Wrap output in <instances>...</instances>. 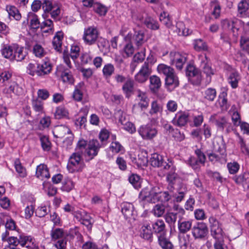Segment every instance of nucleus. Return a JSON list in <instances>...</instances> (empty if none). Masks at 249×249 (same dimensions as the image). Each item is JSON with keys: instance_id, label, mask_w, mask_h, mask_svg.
Returning <instances> with one entry per match:
<instances>
[{"instance_id": "obj_62", "label": "nucleus", "mask_w": 249, "mask_h": 249, "mask_svg": "<svg viewBox=\"0 0 249 249\" xmlns=\"http://www.w3.org/2000/svg\"><path fill=\"white\" fill-rule=\"evenodd\" d=\"M32 106L34 110L36 112H41L43 109V103L39 100H33Z\"/></svg>"}, {"instance_id": "obj_15", "label": "nucleus", "mask_w": 249, "mask_h": 249, "mask_svg": "<svg viewBox=\"0 0 249 249\" xmlns=\"http://www.w3.org/2000/svg\"><path fill=\"white\" fill-rule=\"evenodd\" d=\"M170 60L173 65H175L178 69L181 70L186 61L187 57L178 52L171 53Z\"/></svg>"}, {"instance_id": "obj_31", "label": "nucleus", "mask_w": 249, "mask_h": 249, "mask_svg": "<svg viewBox=\"0 0 249 249\" xmlns=\"http://www.w3.org/2000/svg\"><path fill=\"white\" fill-rule=\"evenodd\" d=\"M28 20H29L31 29L36 30L40 27L38 17L34 13L29 12L28 14Z\"/></svg>"}, {"instance_id": "obj_57", "label": "nucleus", "mask_w": 249, "mask_h": 249, "mask_svg": "<svg viewBox=\"0 0 249 249\" xmlns=\"http://www.w3.org/2000/svg\"><path fill=\"white\" fill-rule=\"evenodd\" d=\"M68 115V111L64 107H57L54 113L55 117L57 119L66 117Z\"/></svg>"}, {"instance_id": "obj_52", "label": "nucleus", "mask_w": 249, "mask_h": 249, "mask_svg": "<svg viewBox=\"0 0 249 249\" xmlns=\"http://www.w3.org/2000/svg\"><path fill=\"white\" fill-rule=\"evenodd\" d=\"M238 137V143L240 145L241 150L244 154L249 155V149L246 144L244 139L239 134L237 135Z\"/></svg>"}, {"instance_id": "obj_48", "label": "nucleus", "mask_w": 249, "mask_h": 249, "mask_svg": "<svg viewBox=\"0 0 249 249\" xmlns=\"http://www.w3.org/2000/svg\"><path fill=\"white\" fill-rule=\"evenodd\" d=\"M115 68L111 64H107L105 65L103 69V75L106 78L110 77L114 73Z\"/></svg>"}, {"instance_id": "obj_27", "label": "nucleus", "mask_w": 249, "mask_h": 249, "mask_svg": "<svg viewBox=\"0 0 249 249\" xmlns=\"http://www.w3.org/2000/svg\"><path fill=\"white\" fill-rule=\"evenodd\" d=\"M53 134L55 137L62 138L66 134H71V131L68 127L61 125L54 128Z\"/></svg>"}, {"instance_id": "obj_55", "label": "nucleus", "mask_w": 249, "mask_h": 249, "mask_svg": "<svg viewBox=\"0 0 249 249\" xmlns=\"http://www.w3.org/2000/svg\"><path fill=\"white\" fill-rule=\"evenodd\" d=\"M33 53L36 56L42 57L44 56L45 52L41 45L36 44L33 47Z\"/></svg>"}, {"instance_id": "obj_45", "label": "nucleus", "mask_w": 249, "mask_h": 249, "mask_svg": "<svg viewBox=\"0 0 249 249\" xmlns=\"http://www.w3.org/2000/svg\"><path fill=\"white\" fill-rule=\"evenodd\" d=\"M240 45L243 50L249 53V36L243 34L241 36Z\"/></svg>"}, {"instance_id": "obj_60", "label": "nucleus", "mask_w": 249, "mask_h": 249, "mask_svg": "<svg viewBox=\"0 0 249 249\" xmlns=\"http://www.w3.org/2000/svg\"><path fill=\"white\" fill-rule=\"evenodd\" d=\"M173 196V194H170L168 191L161 192L160 191L159 201L162 202H168L171 199Z\"/></svg>"}, {"instance_id": "obj_5", "label": "nucleus", "mask_w": 249, "mask_h": 249, "mask_svg": "<svg viewBox=\"0 0 249 249\" xmlns=\"http://www.w3.org/2000/svg\"><path fill=\"white\" fill-rule=\"evenodd\" d=\"M138 132L142 139L144 140H151L158 134L157 129L149 124L141 125L139 128Z\"/></svg>"}, {"instance_id": "obj_28", "label": "nucleus", "mask_w": 249, "mask_h": 249, "mask_svg": "<svg viewBox=\"0 0 249 249\" xmlns=\"http://www.w3.org/2000/svg\"><path fill=\"white\" fill-rule=\"evenodd\" d=\"M149 88L153 92H156L161 86V82L160 77L153 75L150 77Z\"/></svg>"}, {"instance_id": "obj_26", "label": "nucleus", "mask_w": 249, "mask_h": 249, "mask_svg": "<svg viewBox=\"0 0 249 249\" xmlns=\"http://www.w3.org/2000/svg\"><path fill=\"white\" fill-rule=\"evenodd\" d=\"M63 38V33L59 31L56 33L53 37L52 43L53 48L58 52H61L62 43Z\"/></svg>"}, {"instance_id": "obj_46", "label": "nucleus", "mask_w": 249, "mask_h": 249, "mask_svg": "<svg viewBox=\"0 0 249 249\" xmlns=\"http://www.w3.org/2000/svg\"><path fill=\"white\" fill-rule=\"evenodd\" d=\"M94 11L100 16H105L107 11V8L104 5L96 2L93 5Z\"/></svg>"}, {"instance_id": "obj_13", "label": "nucleus", "mask_w": 249, "mask_h": 249, "mask_svg": "<svg viewBox=\"0 0 249 249\" xmlns=\"http://www.w3.org/2000/svg\"><path fill=\"white\" fill-rule=\"evenodd\" d=\"M56 74L57 76L60 77L64 82L72 84L73 83V78L70 70L65 69L62 65L57 67Z\"/></svg>"}, {"instance_id": "obj_18", "label": "nucleus", "mask_w": 249, "mask_h": 249, "mask_svg": "<svg viewBox=\"0 0 249 249\" xmlns=\"http://www.w3.org/2000/svg\"><path fill=\"white\" fill-rule=\"evenodd\" d=\"M37 75L42 76L50 73L52 67L50 61L44 60L41 63L37 64Z\"/></svg>"}, {"instance_id": "obj_22", "label": "nucleus", "mask_w": 249, "mask_h": 249, "mask_svg": "<svg viewBox=\"0 0 249 249\" xmlns=\"http://www.w3.org/2000/svg\"><path fill=\"white\" fill-rule=\"evenodd\" d=\"M69 234L63 229L58 228H53L50 233L51 239L53 241L67 237Z\"/></svg>"}, {"instance_id": "obj_47", "label": "nucleus", "mask_w": 249, "mask_h": 249, "mask_svg": "<svg viewBox=\"0 0 249 249\" xmlns=\"http://www.w3.org/2000/svg\"><path fill=\"white\" fill-rule=\"evenodd\" d=\"M119 122L121 124L124 125V129L126 131H128L131 134L134 133L136 131V128L133 124L132 123L126 121V122H124L123 121L122 118H120L119 119Z\"/></svg>"}, {"instance_id": "obj_10", "label": "nucleus", "mask_w": 249, "mask_h": 249, "mask_svg": "<svg viewBox=\"0 0 249 249\" xmlns=\"http://www.w3.org/2000/svg\"><path fill=\"white\" fill-rule=\"evenodd\" d=\"M151 72L148 63L145 62L139 71L135 75V79L139 83H144L148 79Z\"/></svg>"}, {"instance_id": "obj_44", "label": "nucleus", "mask_w": 249, "mask_h": 249, "mask_svg": "<svg viewBox=\"0 0 249 249\" xmlns=\"http://www.w3.org/2000/svg\"><path fill=\"white\" fill-rule=\"evenodd\" d=\"M14 164L16 170L18 175L22 178L25 177L26 175V169L22 166L19 160L16 159L15 160Z\"/></svg>"}, {"instance_id": "obj_34", "label": "nucleus", "mask_w": 249, "mask_h": 249, "mask_svg": "<svg viewBox=\"0 0 249 249\" xmlns=\"http://www.w3.org/2000/svg\"><path fill=\"white\" fill-rule=\"evenodd\" d=\"M134 207L131 203L124 202L122 204V212L126 218L132 215Z\"/></svg>"}, {"instance_id": "obj_24", "label": "nucleus", "mask_w": 249, "mask_h": 249, "mask_svg": "<svg viewBox=\"0 0 249 249\" xmlns=\"http://www.w3.org/2000/svg\"><path fill=\"white\" fill-rule=\"evenodd\" d=\"M36 175L37 178L42 180L50 177L49 169L47 165L44 164H40L37 166Z\"/></svg>"}, {"instance_id": "obj_35", "label": "nucleus", "mask_w": 249, "mask_h": 249, "mask_svg": "<svg viewBox=\"0 0 249 249\" xmlns=\"http://www.w3.org/2000/svg\"><path fill=\"white\" fill-rule=\"evenodd\" d=\"M140 235L141 237L145 240H149L151 239L153 232L150 225L146 224L142 227Z\"/></svg>"}, {"instance_id": "obj_56", "label": "nucleus", "mask_w": 249, "mask_h": 249, "mask_svg": "<svg viewBox=\"0 0 249 249\" xmlns=\"http://www.w3.org/2000/svg\"><path fill=\"white\" fill-rule=\"evenodd\" d=\"M41 146L44 150L48 151L51 149V142L48 137L42 136L40 138Z\"/></svg>"}, {"instance_id": "obj_19", "label": "nucleus", "mask_w": 249, "mask_h": 249, "mask_svg": "<svg viewBox=\"0 0 249 249\" xmlns=\"http://www.w3.org/2000/svg\"><path fill=\"white\" fill-rule=\"evenodd\" d=\"M28 52L23 47L15 45L13 60L21 61L25 58Z\"/></svg>"}, {"instance_id": "obj_58", "label": "nucleus", "mask_w": 249, "mask_h": 249, "mask_svg": "<svg viewBox=\"0 0 249 249\" xmlns=\"http://www.w3.org/2000/svg\"><path fill=\"white\" fill-rule=\"evenodd\" d=\"M164 212L165 208L162 205L157 204L153 209V213L157 217L161 216L164 213Z\"/></svg>"}, {"instance_id": "obj_40", "label": "nucleus", "mask_w": 249, "mask_h": 249, "mask_svg": "<svg viewBox=\"0 0 249 249\" xmlns=\"http://www.w3.org/2000/svg\"><path fill=\"white\" fill-rule=\"evenodd\" d=\"M134 52V48L132 42L125 44L121 52V53L124 58L130 57Z\"/></svg>"}, {"instance_id": "obj_7", "label": "nucleus", "mask_w": 249, "mask_h": 249, "mask_svg": "<svg viewBox=\"0 0 249 249\" xmlns=\"http://www.w3.org/2000/svg\"><path fill=\"white\" fill-rule=\"evenodd\" d=\"M210 120L220 130L223 131L224 128H226V131L228 133L231 129V124L225 116L213 114L211 117Z\"/></svg>"}, {"instance_id": "obj_17", "label": "nucleus", "mask_w": 249, "mask_h": 249, "mask_svg": "<svg viewBox=\"0 0 249 249\" xmlns=\"http://www.w3.org/2000/svg\"><path fill=\"white\" fill-rule=\"evenodd\" d=\"M189 115L185 112L177 113L172 121L173 124L179 127L184 126L188 121Z\"/></svg>"}, {"instance_id": "obj_16", "label": "nucleus", "mask_w": 249, "mask_h": 249, "mask_svg": "<svg viewBox=\"0 0 249 249\" xmlns=\"http://www.w3.org/2000/svg\"><path fill=\"white\" fill-rule=\"evenodd\" d=\"M201 62L200 67L204 73L208 77H209V81H211V77L214 74V70L212 68L209 60H208L206 54L199 56Z\"/></svg>"}, {"instance_id": "obj_23", "label": "nucleus", "mask_w": 249, "mask_h": 249, "mask_svg": "<svg viewBox=\"0 0 249 249\" xmlns=\"http://www.w3.org/2000/svg\"><path fill=\"white\" fill-rule=\"evenodd\" d=\"M233 180L237 184H241L244 188H249V173L246 172L233 178Z\"/></svg>"}, {"instance_id": "obj_3", "label": "nucleus", "mask_w": 249, "mask_h": 249, "mask_svg": "<svg viewBox=\"0 0 249 249\" xmlns=\"http://www.w3.org/2000/svg\"><path fill=\"white\" fill-rule=\"evenodd\" d=\"M99 35L96 27L89 26L84 29L82 38L86 45H92L97 41Z\"/></svg>"}, {"instance_id": "obj_37", "label": "nucleus", "mask_w": 249, "mask_h": 249, "mask_svg": "<svg viewBox=\"0 0 249 249\" xmlns=\"http://www.w3.org/2000/svg\"><path fill=\"white\" fill-rule=\"evenodd\" d=\"M154 231L160 235L165 234V226L162 220H158L152 225Z\"/></svg>"}, {"instance_id": "obj_9", "label": "nucleus", "mask_w": 249, "mask_h": 249, "mask_svg": "<svg viewBox=\"0 0 249 249\" xmlns=\"http://www.w3.org/2000/svg\"><path fill=\"white\" fill-rule=\"evenodd\" d=\"M186 74L194 84L200 83L201 78L199 71L194 65H189L186 69Z\"/></svg>"}, {"instance_id": "obj_61", "label": "nucleus", "mask_w": 249, "mask_h": 249, "mask_svg": "<svg viewBox=\"0 0 249 249\" xmlns=\"http://www.w3.org/2000/svg\"><path fill=\"white\" fill-rule=\"evenodd\" d=\"M160 21L167 27H170L172 25V21L168 15L163 13L160 14Z\"/></svg>"}, {"instance_id": "obj_4", "label": "nucleus", "mask_w": 249, "mask_h": 249, "mask_svg": "<svg viewBox=\"0 0 249 249\" xmlns=\"http://www.w3.org/2000/svg\"><path fill=\"white\" fill-rule=\"evenodd\" d=\"M209 230L206 223L197 222L193 226L192 235L195 240H203L207 236Z\"/></svg>"}, {"instance_id": "obj_36", "label": "nucleus", "mask_w": 249, "mask_h": 249, "mask_svg": "<svg viewBox=\"0 0 249 249\" xmlns=\"http://www.w3.org/2000/svg\"><path fill=\"white\" fill-rule=\"evenodd\" d=\"M148 154L146 151H141L136 160V163L139 167L145 166L148 163Z\"/></svg>"}, {"instance_id": "obj_20", "label": "nucleus", "mask_w": 249, "mask_h": 249, "mask_svg": "<svg viewBox=\"0 0 249 249\" xmlns=\"http://www.w3.org/2000/svg\"><path fill=\"white\" fill-rule=\"evenodd\" d=\"M19 244L22 247H25L28 249H38L34 244L31 236L20 235L18 238Z\"/></svg>"}, {"instance_id": "obj_49", "label": "nucleus", "mask_w": 249, "mask_h": 249, "mask_svg": "<svg viewBox=\"0 0 249 249\" xmlns=\"http://www.w3.org/2000/svg\"><path fill=\"white\" fill-rule=\"evenodd\" d=\"M12 74L9 71H5L0 74V82L5 83V87L12 82L11 80Z\"/></svg>"}, {"instance_id": "obj_21", "label": "nucleus", "mask_w": 249, "mask_h": 249, "mask_svg": "<svg viewBox=\"0 0 249 249\" xmlns=\"http://www.w3.org/2000/svg\"><path fill=\"white\" fill-rule=\"evenodd\" d=\"M3 92L8 94L13 93L16 95H20L23 93V90L16 82H10V85L5 87L3 89Z\"/></svg>"}, {"instance_id": "obj_12", "label": "nucleus", "mask_w": 249, "mask_h": 249, "mask_svg": "<svg viewBox=\"0 0 249 249\" xmlns=\"http://www.w3.org/2000/svg\"><path fill=\"white\" fill-rule=\"evenodd\" d=\"M137 92L138 95L136 100L138 103L133 105V110L134 111L137 107H140L142 110L146 109L149 106V99L145 93L140 90H138Z\"/></svg>"}, {"instance_id": "obj_33", "label": "nucleus", "mask_w": 249, "mask_h": 249, "mask_svg": "<svg viewBox=\"0 0 249 249\" xmlns=\"http://www.w3.org/2000/svg\"><path fill=\"white\" fill-rule=\"evenodd\" d=\"M158 242L162 249H173V244L165 236V235H158Z\"/></svg>"}, {"instance_id": "obj_38", "label": "nucleus", "mask_w": 249, "mask_h": 249, "mask_svg": "<svg viewBox=\"0 0 249 249\" xmlns=\"http://www.w3.org/2000/svg\"><path fill=\"white\" fill-rule=\"evenodd\" d=\"M15 45L5 46L1 50L2 55L6 58L13 60Z\"/></svg>"}, {"instance_id": "obj_59", "label": "nucleus", "mask_w": 249, "mask_h": 249, "mask_svg": "<svg viewBox=\"0 0 249 249\" xmlns=\"http://www.w3.org/2000/svg\"><path fill=\"white\" fill-rule=\"evenodd\" d=\"M239 21L237 19L234 20L225 19L222 21L221 24L223 27L231 29L234 25H237L238 22Z\"/></svg>"}, {"instance_id": "obj_41", "label": "nucleus", "mask_w": 249, "mask_h": 249, "mask_svg": "<svg viewBox=\"0 0 249 249\" xmlns=\"http://www.w3.org/2000/svg\"><path fill=\"white\" fill-rule=\"evenodd\" d=\"M6 10L9 17H12L17 20H19L21 18V16L19 11L16 7L13 6H7L6 7Z\"/></svg>"}, {"instance_id": "obj_53", "label": "nucleus", "mask_w": 249, "mask_h": 249, "mask_svg": "<svg viewBox=\"0 0 249 249\" xmlns=\"http://www.w3.org/2000/svg\"><path fill=\"white\" fill-rule=\"evenodd\" d=\"M53 22L51 19H46L40 24V28L43 30L45 27H48L47 30H43L44 33H51L53 32Z\"/></svg>"}, {"instance_id": "obj_11", "label": "nucleus", "mask_w": 249, "mask_h": 249, "mask_svg": "<svg viewBox=\"0 0 249 249\" xmlns=\"http://www.w3.org/2000/svg\"><path fill=\"white\" fill-rule=\"evenodd\" d=\"M150 161L152 166L157 167H163V168L166 170L169 169L173 166L171 162L168 163L164 162L162 156L157 153H154L152 155Z\"/></svg>"}, {"instance_id": "obj_50", "label": "nucleus", "mask_w": 249, "mask_h": 249, "mask_svg": "<svg viewBox=\"0 0 249 249\" xmlns=\"http://www.w3.org/2000/svg\"><path fill=\"white\" fill-rule=\"evenodd\" d=\"M217 102L222 109H227V93L225 92H221L218 96V100Z\"/></svg>"}, {"instance_id": "obj_63", "label": "nucleus", "mask_w": 249, "mask_h": 249, "mask_svg": "<svg viewBox=\"0 0 249 249\" xmlns=\"http://www.w3.org/2000/svg\"><path fill=\"white\" fill-rule=\"evenodd\" d=\"M239 165L236 162H230L227 164L229 171L231 174L236 173L239 169Z\"/></svg>"}, {"instance_id": "obj_30", "label": "nucleus", "mask_w": 249, "mask_h": 249, "mask_svg": "<svg viewBox=\"0 0 249 249\" xmlns=\"http://www.w3.org/2000/svg\"><path fill=\"white\" fill-rule=\"evenodd\" d=\"M122 89L125 93L126 97L129 98L134 89V81L133 80L127 79L123 86Z\"/></svg>"}, {"instance_id": "obj_51", "label": "nucleus", "mask_w": 249, "mask_h": 249, "mask_svg": "<svg viewBox=\"0 0 249 249\" xmlns=\"http://www.w3.org/2000/svg\"><path fill=\"white\" fill-rule=\"evenodd\" d=\"M129 182L136 189H138L141 187L140 177L136 174H132L129 177Z\"/></svg>"}, {"instance_id": "obj_54", "label": "nucleus", "mask_w": 249, "mask_h": 249, "mask_svg": "<svg viewBox=\"0 0 249 249\" xmlns=\"http://www.w3.org/2000/svg\"><path fill=\"white\" fill-rule=\"evenodd\" d=\"M194 47L195 49L197 51H200L201 50L205 51L207 50L208 48L205 42L200 39L195 40Z\"/></svg>"}, {"instance_id": "obj_39", "label": "nucleus", "mask_w": 249, "mask_h": 249, "mask_svg": "<svg viewBox=\"0 0 249 249\" xmlns=\"http://www.w3.org/2000/svg\"><path fill=\"white\" fill-rule=\"evenodd\" d=\"M162 110V107L161 104L157 100L153 101L151 104V108L149 113L151 115H155L160 113Z\"/></svg>"}, {"instance_id": "obj_8", "label": "nucleus", "mask_w": 249, "mask_h": 249, "mask_svg": "<svg viewBox=\"0 0 249 249\" xmlns=\"http://www.w3.org/2000/svg\"><path fill=\"white\" fill-rule=\"evenodd\" d=\"M160 188L158 187H152L149 191L142 192V199L148 202L156 203L159 201Z\"/></svg>"}, {"instance_id": "obj_64", "label": "nucleus", "mask_w": 249, "mask_h": 249, "mask_svg": "<svg viewBox=\"0 0 249 249\" xmlns=\"http://www.w3.org/2000/svg\"><path fill=\"white\" fill-rule=\"evenodd\" d=\"M54 243V246L57 249H66L67 244V237L58 239Z\"/></svg>"}, {"instance_id": "obj_32", "label": "nucleus", "mask_w": 249, "mask_h": 249, "mask_svg": "<svg viewBox=\"0 0 249 249\" xmlns=\"http://www.w3.org/2000/svg\"><path fill=\"white\" fill-rule=\"evenodd\" d=\"M241 79V76L237 71H234L230 73L228 77V82L233 89L238 87V82Z\"/></svg>"}, {"instance_id": "obj_1", "label": "nucleus", "mask_w": 249, "mask_h": 249, "mask_svg": "<svg viewBox=\"0 0 249 249\" xmlns=\"http://www.w3.org/2000/svg\"><path fill=\"white\" fill-rule=\"evenodd\" d=\"M157 70L159 73L165 76V86L168 90L171 91L178 86L179 84L178 78L172 68L165 64H160L158 65Z\"/></svg>"}, {"instance_id": "obj_25", "label": "nucleus", "mask_w": 249, "mask_h": 249, "mask_svg": "<svg viewBox=\"0 0 249 249\" xmlns=\"http://www.w3.org/2000/svg\"><path fill=\"white\" fill-rule=\"evenodd\" d=\"M178 226L179 232L181 234H185L190 230L192 231V221L191 220H178Z\"/></svg>"}, {"instance_id": "obj_29", "label": "nucleus", "mask_w": 249, "mask_h": 249, "mask_svg": "<svg viewBox=\"0 0 249 249\" xmlns=\"http://www.w3.org/2000/svg\"><path fill=\"white\" fill-rule=\"evenodd\" d=\"M144 33L142 31L135 32L132 38L131 42L135 44L138 49L144 43Z\"/></svg>"}, {"instance_id": "obj_2", "label": "nucleus", "mask_w": 249, "mask_h": 249, "mask_svg": "<svg viewBox=\"0 0 249 249\" xmlns=\"http://www.w3.org/2000/svg\"><path fill=\"white\" fill-rule=\"evenodd\" d=\"M81 154L79 151H76L70 157L67 165V168L70 172L81 171L83 167Z\"/></svg>"}, {"instance_id": "obj_43", "label": "nucleus", "mask_w": 249, "mask_h": 249, "mask_svg": "<svg viewBox=\"0 0 249 249\" xmlns=\"http://www.w3.org/2000/svg\"><path fill=\"white\" fill-rule=\"evenodd\" d=\"M216 96V91L214 88H210L204 91V97L211 102L214 100Z\"/></svg>"}, {"instance_id": "obj_6", "label": "nucleus", "mask_w": 249, "mask_h": 249, "mask_svg": "<svg viewBox=\"0 0 249 249\" xmlns=\"http://www.w3.org/2000/svg\"><path fill=\"white\" fill-rule=\"evenodd\" d=\"M209 222L212 236L214 239L221 240L223 238L224 232L219 221L215 217L211 216L209 218Z\"/></svg>"}, {"instance_id": "obj_42", "label": "nucleus", "mask_w": 249, "mask_h": 249, "mask_svg": "<svg viewBox=\"0 0 249 249\" xmlns=\"http://www.w3.org/2000/svg\"><path fill=\"white\" fill-rule=\"evenodd\" d=\"M144 24L152 30H157L159 28L158 22L151 17H147L143 21Z\"/></svg>"}, {"instance_id": "obj_14", "label": "nucleus", "mask_w": 249, "mask_h": 249, "mask_svg": "<svg viewBox=\"0 0 249 249\" xmlns=\"http://www.w3.org/2000/svg\"><path fill=\"white\" fill-rule=\"evenodd\" d=\"M100 147L101 145L99 142L96 140H92L89 142L88 147L85 150V153L90 159H92L97 155Z\"/></svg>"}]
</instances>
